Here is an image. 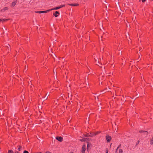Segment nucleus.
<instances>
[{"label":"nucleus","instance_id":"c756f323","mask_svg":"<svg viewBox=\"0 0 153 153\" xmlns=\"http://www.w3.org/2000/svg\"><path fill=\"white\" fill-rule=\"evenodd\" d=\"M98 62V63L99 64H100L99 63V60H98V62Z\"/></svg>","mask_w":153,"mask_h":153},{"label":"nucleus","instance_id":"ddd939ff","mask_svg":"<svg viewBox=\"0 0 153 153\" xmlns=\"http://www.w3.org/2000/svg\"><path fill=\"white\" fill-rule=\"evenodd\" d=\"M150 144L152 145L153 144V137L152 138L150 141Z\"/></svg>","mask_w":153,"mask_h":153},{"label":"nucleus","instance_id":"412c9836","mask_svg":"<svg viewBox=\"0 0 153 153\" xmlns=\"http://www.w3.org/2000/svg\"><path fill=\"white\" fill-rule=\"evenodd\" d=\"M139 142H140L139 140H138V141H137V142L136 143V145H137L139 143Z\"/></svg>","mask_w":153,"mask_h":153},{"label":"nucleus","instance_id":"4be33fe9","mask_svg":"<svg viewBox=\"0 0 153 153\" xmlns=\"http://www.w3.org/2000/svg\"><path fill=\"white\" fill-rule=\"evenodd\" d=\"M53 10V9H51V10H46V11H47V12L49 11H50V10Z\"/></svg>","mask_w":153,"mask_h":153},{"label":"nucleus","instance_id":"39448f33","mask_svg":"<svg viewBox=\"0 0 153 153\" xmlns=\"http://www.w3.org/2000/svg\"><path fill=\"white\" fill-rule=\"evenodd\" d=\"M90 139H89V138H82V139H80L79 140L81 141H83V142H84V141H87V140H88V141H89V140Z\"/></svg>","mask_w":153,"mask_h":153},{"label":"nucleus","instance_id":"c9c22d12","mask_svg":"<svg viewBox=\"0 0 153 153\" xmlns=\"http://www.w3.org/2000/svg\"><path fill=\"white\" fill-rule=\"evenodd\" d=\"M54 56H55V55L54 54Z\"/></svg>","mask_w":153,"mask_h":153},{"label":"nucleus","instance_id":"7c9ffc66","mask_svg":"<svg viewBox=\"0 0 153 153\" xmlns=\"http://www.w3.org/2000/svg\"><path fill=\"white\" fill-rule=\"evenodd\" d=\"M95 134H97L98 133V132H97L96 133H95Z\"/></svg>","mask_w":153,"mask_h":153},{"label":"nucleus","instance_id":"f03ea898","mask_svg":"<svg viewBox=\"0 0 153 153\" xmlns=\"http://www.w3.org/2000/svg\"><path fill=\"white\" fill-rule=\"evenodd\" d=\"M106 139L107 141V142H109L111 139V136H109V135H107L106 136Z\"/></svg>","mask_w":153,"mask_h":153},{"label":"nucleus","instance_id":"2eb2a0df","mask_svg":"<svg viewBox=\"0 0 153 153\" xmlns=\"http://www.w3.org/2000/svg\"><path fill=\"white\" fill-rule=\"evenodd\" d=\"M22 146H19V148H18V150L19 151H20L22 149Z\"/></svg>","mask_w":153,"mask_h":153},{"label":"nucleus","instance_id":"f704fd0d","mask_svg":"<svg viewBox=\"0 0 153 153\" xmlns=\"http://www.w3.org/2000/svg\"><path fill=\"white\" fill-rule=\"evenodd\" d=\"M95 61H96V62H97V60H95Z\"/></svg>","mask_w":153,"mask_h":153},{"label":"nucleus","instance_id":"393cba45","mask_svg":"<svg viewBox=\"0 0 153 153\" xmlns=\"http://www.w3.org/2000/svg\"><path fill=\"white\" fill-rule=\"evenodd\" d=\"M120 146H121V145L120 144L119 145V146H118V147H118V148H120Z\"/></svg>","mask_w":153,"mask_h":153},{"label":"nucleus","instance_id":"c85d7f7f","mask_svg":"<svg viewBox=\"0 0 153 153\" xmlns=\"http://www.w3.org/2000/svg\"><path fill=\"white\" fill-rule=\"evenodd\" d=\"M15 153H19V152H16Z\"/></svg>","mask_w":153,"mask_h":153},{"label":"nucleus","instance_id":"58836bf2","mask_svg":"<svg viewBox=\"0 0 153 153\" xmlns=\"http://www.w3.org/2000/svg\"><path fill=\"white\" fill-rule=\"evenodd\" d=\"M71 153H73V152H71Z\"/></svg>","mask_w":153,"mask_h":153},{"label":"nucleus","instance_id":"f257e3e1","mask_svg":"<svg viewBox=\"0 0 153 153\" xmlns=\"http://www.w3.org/2000/svg\"><path fill=\"white\" fill-rule=\"evenodd\" d=\"M139 132L140 133H144L145 136H146L147 135L148 132L146 131L141 130L139 131Z\"/></svg>","mask_w":153,"mask_h":153},{"label":"nucleus","instance_id":"a878e982","mask_svg":"<svg viewBox=\"0 0 153 153\" xmlns=\"http://www.w3.org/2000/svg\"><path fill=\"white\" fill-rule=\"evenodd\" d=\"M118 149H119L118 147H117V148L116 150V152H117V150H118Z\"/></svg>","mask_w":153,"mask_h":153},{"label":"nucleus","instance_id":"4468645a","mask_svg":"<svg viewBox=\"0 0 153 153\" xmlns=\"http://www.w3.org/2000/svg\"><path fill=\"white\" fill-rule=\"evenodd\" d=\"M7 20L8 19H3L2 20L1 19H0V22H3Z\"/></svg>","mask_w":153,"mask_h":153},{"label":"nucleus","instance_id":"f3484780","mask_svg":"<svg viewBox=\"0 0 153 153\" xmlns=\"http://www.w3.org/2000/svg\"><path fill=\"white\" fill-rule=\"evenodd\" d=\"M85 136L87 137H91V135L88 134L85 135Z\"/></svg>","mask_w":153,"mask_h":153},{"label":"nucleus","instance_id":"b1692460","mask_svg":"<svg viewBox=\"0 0 153 153\" xmlns=\"http://www.w3.org/2000/svg\"><path fill=\"white\" fill-rule=\"evenodd\" d=\"M146 0H142V1L143 2H144Z\"/></svg>","mask_w":153,"mask_h":153},{"label":"nucleus","instance_id":"e433bc0d","mask_svg":"<svg viewBox=\"0 0 153 153\" xmlns=\"http://www.w3.org/2000/svg\"><path fill=\"white\" fill-rule=\"evenodd\" d=\"M48 97H47V98H46V99H47V98Z\"/></svg>","mask_w":153,"mask_h":153},{"label":"nucleus","instance_id":"6e6552de","mask_svg":"<svg viewBox=\"0 0 153 153\" xmlns=\"http://www.w3.org/2000/svg\"><path fill=\"white\" fill-rule=\"evenodd\" d=\"M36 13H47V11H38L36 12Z\"/></svg>","mask_w":153,"mask_h":153},{"label":"nucleus","instance_id":"20e7f679","mask_svg":"<svg viewBox=\"0 0 153 153\" xmlns=\"http://www.w3.org/2000/svg\"><path fill=\"white\" fill-rule=\"evenodd\" d=\"M85 145H83L82 148V153H85Z\"/></svg>","mask_w":153,"mask_h":153},{"label":"nucleus","instance_id":"6ab92c4d","mask_svg":"<svg viewBox=\"0 0 153 153\" xmlns=\"http://www.w3.org/2000/svg\"><path fill=\"white\" fill-rule=\"evenodd\" d=\"M7 9H8V8H7V7H4V9H3V10L4 11V10H7Z\"/></svg>","mask_w":153,"mask_h":153},{"label":"nucleus","instance_id":"9b49d317","mask_svg":"<svg viewBox=\"0 0 153 153\" xmlns=\"http://www.w3.org/2000/svg\"><path fill=\"white\" fill-rule=\"evenodd\" d=\"M91 146V144L90 143L88 142L87 150H88V148Z\"/></svg>","mask_w":153,"mask_h":153},{"label":"nucleus","instance_id":"9d476101","mask_svg":"<svg viewBox=\"0 0 153 153\" xmlns=\"http://www.w3.org/2000/svg\"><path fill=\"white\" fill-rule=\"evenodd\" d=\"M69 5L72 6H76L79 5V4H69Z\"/></svg>","mask_w":153,"mask_h":153},{"label":"nucleus","instance_id":"4c0bfd02","mask_svg":"<svg viewBox=\"0 0 153 153\" xmlns=\"http://www.w3.org/2000/svg\"><path fill=\"white\" fill-rule=\"evenodd\" d=\"M111 144L110 146H111Z\"/></svg>","mask_w":153,"mask_h":153},{"label":"nucleus","instance_id":"473e14b6","mask_svg":"<svg viewBox=\"0 0 153 153\" xmlns=\"http://www.w3.org/2000/svg\"><path fill=\"white\" fill-rule=\"evenodd\" d=\"M72 94H70V96H72Z\"/></svg>","mask_w":153,"mask_h":153},{"label":"nucleus","instance_id":"72a5a7b5","mask_svg":"<svg viewBox=\"0 0 153 153\" xmlns=\"http://www.w3.org/2000/svg\"><path fill=\"white\" fill-rule=\"evenodd\" d=\"M97 99H98V96H97Z\"/></svg>","mask_w":153,"mask_h":153},{"label":"nucleus","instance_id":"7ed1b4c3","mask_svg":"<svg viewBox=\"0 0 153 153\" xmlns=\"http://www.w3.org/2000/svg\"><path fill=\"white\" fill-rule=\"evenodd\" d=\"M56 139L60 142H62L63 140V138L61 137H56Z\"/></svg>","mask_w":153,"mask_h":153},{"label":"nucleus","instance_id":"cd10ccee","mask_svg":"<svg viewBox=\"0 0 153 153\" xmlns=\"http://www.w3.org/2000/svg\"><path fill=\"white\" fill-rule=\"evenodd\" d=\"M47 95H48V96H49V94H48V93H47L46 94V96H47Z\"/></svg>","mask_w":153,"mask_h":153},{"label":"nucleus","instance_id":"2f4dec72","mask_svg":"<svg viewBox=\"0 0 153 153\" xmlns=\"http://www.w3.org/2000/svg\"><path fill=\"white\" fill-rule=\"evenodd\" d=\"M97 65H98L100 67V66L99 65L97 64Z\"/></svg>","mask_w":153,"mask_h":153},{"label":"nucleus","instance_id":"0eeeda50","mask_svg":"<svg viewBox=\"0 0 153 153\" xmlns=\"http://www.w3.org/2000/svg\"><path fill=\"white\" fill-rule=\"evenodd\" d=\"M90 133L91 134V137H92L94 136H95L97 134H95V133L91 132H90Z\"/></svg>","mask_w":153,"mask_h":153},{"label":"nucleus","instance_id":"bb28decb","mask_svg":"<svg viewBox=\"0 0 153 153\" xmlns=\"http://www.w3.org/2000/svg\"><path fill=\"white\" fill-rule=\"evenodd\" d=\"M45 153H51V152H45Z\"/></svg>","mask_w":153,"mask_h":153},{"label":"nucleus","instance_id":"423d86ee","mask_svg":"<svg viewBox=\"0 0 153 153\" xmlns=\"http://www.w3.org/2000/svg\"><path fill=\"white\" fill-rule=\"evenodd\" d=\"M65 6V5H60V6H59V7H56L54 8H53V10H58L59 9H60L63 7H64Z\"/></svg>","mask_w":153,"mask_h":153},{"label":"nucleus","instance_id":"f8f14e48","mask_svg":"<svg viewBox=\"0 0 153 153\" xmlns=\"http://www.w3.org/2000/svg\"><path fill=\"white\" fill-rule=\"evenodd\" d=\"M16 1H14L12 2V6L13 7L16 4Z\"/></svg>","mask_w":153,"mask_h":153},{"label":"nucleus","instance_id":"5701e85b","mask_svg":"<svg viewBox=\"0 0 153 153\" xmlns=\"http://www.w3.org/2000/svg\"><path fill=\"white\" fill-rule=\"evenodd\" d=\"M106 153H108V149H106Z\"/></svg>","mask_w":153,"mask_h":153},{"label":"nucleus","instance_id":"1a4fd4ad","mask_svg":"<svg viewBox=\"0 0 153 153\" xmlns=\"http://www.w3.org/2000/svg\"><path fill=\"white\" fill-rule=\"evenodd\" d=\"M57 14H59V13L57 11H56L55 13L53 14V15L55 17H56L58 16V15Z\"/></svg>","mask_w":153,"mask_h":153},{"label":"nucleus","instance_id":"dca6fc26","mask_svg":"<svg viewBox=\"0 0 153 153\" xmlns=\"http://www.w3.org/2000/svg\"><path fill=\"white\" fill-rule=\"evenodd\" d=\"M119 153H123V150L121 149H120L119 151Z\"/></svg>","mask_w":153,"mask_h":153},{"label":"nucleus","instance_id":"a211bd4d","mask_svg":"<svg viewBox=\"0 0 153 153\" xmlns=\"http://www.w3.org/2000/svg\"><path fill=\"white\" fill-rule=\"evenodd\" d=\"M8 152V153H13V151L12 150H9Z\"/></svg>","mask_w":153,"mask_h":153},{"label":"nucleus","instance_id":"aec40b11","mask_svg":"<svg viewBox=\"0 0 153 153\" xmlns=\"http://www.w3.org/2000/svg\"><path fill=\"white\" fill-rule=\"evenodd\" d=\"M23 153H29V152L26 150H25L24 151Z\"/></svg>","mask_w":153,"mask_h":153}]
</instances>
